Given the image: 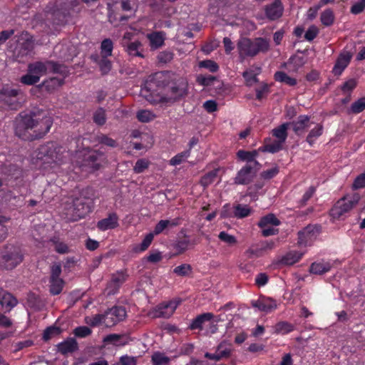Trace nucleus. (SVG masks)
Masks as SVG:
<instances>
[{
  "label": "nucleus",
  "mask_w": 365,
  "mask_h": 365,
  "mask_svg": "<svg viewBox=\"0 0 365 365\" xmlns=\"http://www.w3.org/2000/svg\"><path fill=\"white\" fill-rule=\"evenodd\" d=\"M52 124V118L46 110L35 108L19 114L16 119L15 134L24 140H34L43 138Z\"/></svg>",
  "instance_id": "1"
},
{
  "label": "nucleus",
  "mask_w": 365,
  "mask_h": 365,
  "mask_svg": "<svg viewBox=\"0 0 365 365\" xmlns=\"http://www.w3.org/2000/svg\"><path fill=\"white\" fill-rule=\"evenodd\" d=\"M96 195L92 187L77 189L67 197L63 203V213L69 222H77L86 218L94 209Z\"/></svg>",
  "instance_id": "2"
},
{
  "label": "nucleus",
  "mask_w": 365,
  "mask_h": 365,
  "mask_svg": "<svg viewBox=\"0 0 365 365\" xmlns=\"http://www.w3.org/2000/svg\"><path fill=\"white\" fill-rule=\"evenodd\" d=\"M152 84L162 89L160 101L163 103H173L187 93V82L170 72L155 73L148 83L150 90L152 89Z\"/></svg>",
  "instance_id": "3"
},
{
  "label": "nucleus",
  "mask_w": 365,
  "mask_h": 365,
  "mask_svg": "<svg viewBox=\"0 0 365 365\" xmlns=\"http://www.w3.org/2000/svg\"><path fill=\"white\" fill-rule=\"evenodd\" d=\"M270 48L269 41L267 38L257 37L250 38H240L237 43L239 58L243 61L247 57H255L259 53H267Z\"/></svg>",
  "instance_id": "4"
},
{
  "label": "nucleus",
  "mask_w": 365,
  "mask_h": 365,
  "mask_svg": "<svg viewBox=\"0 0 365 365\" xmlns=\"http://www.w3.org/2000/svg\"><path fill=\"white\" fill-rule=\"evenodd\" d=\"M24 255L21 247L6 245L1 254L0 266L6 270H12L24 260Z\"/></svg>",
  "instance_id": "5"
},
{
  "label": "nucleus",
  "mask_w": 365,
  "mask_h": 365,
  "mask_svg": "<svg viewBox=\"0 0 365 365\" xmlns=\"http://www.w3.org/2000/svg\"><path fill=\"white\" fill-rule=\"evenodd\" d=\"M360 200L358 193L346 195L340 198L330 210V216L336 220H340L355 206Z\"/></svg>",
  "instance_id": "6"
},
{
  "label": "nucleus",
  "mask_w": 365,
  "mask_h": 365,
  "mask_svg": "<svg viewBox=\"0 0 365 365\" xmlns=\"http://www.w3.org/2000/svg\"><path fill=\"white\" fill-rule=\"evenodd\" d=\"M35 158L41 162V165L57 163L60 160L58 151L54 143L48 142L41 145L35 151Z\"/></svg>",
  "instance_id": "7"
},
{
  "label": "nucleus",
  "mask_w": 365,
  "mask_h": 365,
  "mask_svg": "<svg viewBox=\"0 0 365 365\" xmlns=\"http://www.w3.org/2000/svg\"><path fill=\"white\" fill-rule=\"evenodd\" d=\"M201 238L197 235H188L184 230H181L173 244V249L177 255H182L187 250L200 244Z\"/></svg>",
  "instance_id": "8"
},
{
  "label": "nucleus",
  "mask_w": 365,
  "mask_h": 365,
  "mask_svg": "<svg viewBox=\"0 0 365 365\" xmlns=\"http://www.w3.org/2000/svg\"><path fill=\"white\" fill-rule=\"evenodd\" d=\"M22 93L19 90L6 88L0 91V103L11 110H17L21 105Z\"/></svg>",
  "instance_id": "9"
},
{
  "label": "nucleus",
  "mask_w": 365,
  "mask_h": 365,
  "mask_svg": "<svg viewBox=\"0 0 365 365\" xmlns=\"http://www.w3.org/2000/svg\"><path fill=\"white\" fill-rule=\"evenodd\" d=\"M322 227L319 225H309L298 232L297 244L299 246H310L321 232Z\"/></svg>",
  "instance_id": "10"
},
{
  "label": "nucleus",
  "mask_w": 365,
  "mask_h": 365,
  "mask_svg": "<svg viewBox=\"0 0 365 365\" xmlns=\"http://www.w3.org/2000/svg\"><path fill=\"white\" fill-rule=\"evenodd\" d=\"M77 5L78 3L76 1H72L61 9L54 11L52 14L53 24L57 25L65 24L75 12L74 7Z\"/></svg>",
  "instance_id": "11"
},
{
  "label": "nucleus",
  "mask_w": 365,
  "mask_h": 365,
  "mask_svg": "<svg viewBox=\"0 0 365 365\" xmlns=\"http://www.w3.org/2000/svg\"><path fill=\"white\" fill-rule=\"evenodd\" d=\"M106 160V155L98 150H89L85 154L83 165L92 168L93 170H98Z\"/></svg>",
  "instance_id": "12"
},
{
  "label": "nucleus",
  "mask_w": 365,
  "mask_h": 365,
  "mask_svg": "<svg viewBox=\"0 0 365 365\" xmlns=\"http://www.w3.org/2000/svg\"><path fill=\"white\" fill-rule=\"evenodd\" d=\"M128 274L126 272L118 271L111 276L110 281L108 283L106 290L108 295H114L116 294L122 284L126 281Z\"/></svg>",
  "instance_id": "13"
},
{
  "label": "nucleus",
  "mask_w": 365,
  "mask_h": 365,
  "mask_svg": "<svg viewBox=\"0 0 365 365\" xmlns=\"http://www.w3.org/2000/svg\"><path fill=\"white\" fill-rule=\"evenodd\" d=\"M260 168L259 166H251L250 164H246L237 173L235 178V182L252 181Z\"/></svg>",
  "instance_id": "14"
},
{
  "label": "nucleus",
  "mask_w": 365,
  "mask_h": 365,
  "mask_svg": "<svg viewBox=\"0 0 365 365\" xmlns=\"http://www.w3.org/2000/svg\"><path fill=\"white\" fill-rule=\"evenodd\" d=\"M106 319L108 320L110 326L116 324L123 321L126 317V310L122 306H115L106 312Z\"/></svg>",
  "instance_id": "15"
},
{
  "label": "nucleus",
  "mask_w": 365,
  "mask_h": 365,
  "mask_svg": "<svg viewBox=\"0 0 365 365\" xmlns=\"http://www.w3.org/2000/svg\"><path fill=\"white\" fill-rule=\"evenodd\" d=\"M284 7L281 0H274V1L264 8L267 18L271 21L279 19L283 14Z\"/></svg>",
  "instance_id": "16"
},
{
  "label": "nucleus",
  "mask_w": 365,
  "mask_h": 365,
  "mask_svg": "<svg viewBox=\"0 0 365 365\" xmlns=\"http://www.w3.org/2000/svg\"><path fill=\"white\" fill-rule=\"evenodd\" d=\"M251 304L253 307L266 313L271 312L277 308L275 300L265 297H259L257 300H252Z\"/></svg>",
  "instance_id": "17"
},
{
  "label": "nucleus",
  "mask_w": 365,
  "mask_h": 365,
  "mask_svg": "<svg viewBox=\"0 0 365 365\" xmlns=\"http://www.w3.org/2000/svg\"><path fill=\"white\" fill-rule=\"evenodd\" d=\"M124 51L130 57H140L144 58L143 54L144 48L142 43L140 41H134L130 43H123Z\"/></svg>",
  "instance_id": "18"
},
{
  "label": "nucleus",
  "mask_w": 365,
  "mask_h": 365,
  "mask_svg": "<svg viewBox=\"0 0 365 365\" xmlns=\"http://www.w3.org/2000/svg\"><path fill=\"white\" fill-rule=\"evenodd\" d=\"M118 216L115 212L109 213L108 217L97 222V228L101 231L113 230L118 227Z\"/></svg>",
  "instance_id": "19"
},
{
  "label": "nucleus",
  "mask_w": 365,
  "mask_h": 365,
  "mask_svg": "<svg viewBox=\"0 0 365 365\" xmlns=\"http://www.w3.org/2000/svg\"><path fill=\"white\" fill-rule=\"evenodd\" d=\"M352 58V54L349 51H344L341 53L333 68L332 73L335 76H339L341 74L343 71L347 67L351 59Z\"/></svg>",
  "instance_id": "20"
},
{
  "label": "nucleus",
  "mask_w": 365,
  "mask_h": 365,
  "mask_svg": "<svg viewBox=\"0 0 365 365\" xmlns=\"http://www.w3.org/2000/svg\"><path fill=\"white\" fill-rule=\"evenodd\" d=\"M0 304L6 308V312H9L17 304V299L11 293L0 288Z\"/></svg>",
  "instance_id": "21"
},
{
  "label": "nucleus",
  "mask_w": 365,
  "mask_h": 365,
  "mask_svg": "<svg viewBox=\"0 0 365 365\" xmlns=\"http://www.w3.org/2000/svg\"><path fill=\"white\" fill-rule=\"evenodd\" d=\"M292 127L293 131L298 135L303 134L305 130L309 128V117L308 115H302L297 118V120L289 123Z\"/></svg>",
  "instance_id": "22"
},
{
  "label": "nucleus",
  "mask_w": 365,
  "mask_h": 365,
  "mask_svg": "<svg viewBox=\"0 0 365 365\" xmlns=\"http://www.w3.org/2000/svg\"><path fill=\"white\" fill-rule=\"evenodd\" d=\"M1 173L4 174L6 177L0 179V182H2L3 180H17L22 175V171L15 165L4 166L1 168Z\"/></svg>",
  "instance_id": "23"
},
{
  "label": "nucleus",
  "mask_w": 365,
  "mask_h": 365,
  "mask_svg": "<svg viewBox=\"0 0 365 365\" xmlns=\"http://www.w3.org/2000/svg\"><path fill=\"white\" fill-rule=\"evenodd\" d=\"M56 346L58 351L63 355H66L68 353H73L78 349V345L76 339L72 337H69L63 341L58 343Z\"/></svg>",
  "instance_id": "24"
},
{
  "label": "nucleus",
  "mask_w": 365,
  "mask_h": 365,
  "mask_svg": "<svg viewBox=\"0 0 365 365\" xmlns=\"http://www.w3.org/2000/svg\"><path fill=\"white\" fill-rule=\"evenodd\" d=\"M129 341L130 336L128 334H110L103 338L105 344L114 346H125Z\"/></svg>",
  "instance_id": "25"
},
{
  "label": "nucleus",
  "mask_w": 365,
  "mask_h": 365,
  "mask_svg": "<svg viewBox=\"0 0 365 365\" xmlns=\"http://www.w3.org/2000/svg\"><path fill=\"white\" fill-rule=\"evenodd\" d=\"M259 152H260L259 149L252 151L240 150L237 153V156L241 160L246 161L247 164H250L251 166L261 167V165L259 163V162L255 160V158L258 155Z\"/></svg>",
  "instance_id": "26"
},
{
  "label": "nucleus",
  "mask_w": 365,
  "mask_h": 365,
  "mask_svg": "<svg viewBox=\"0 0 365 365\" xmlns=\"http://www.w3.org/2000/svg\"><path fill=\"white\" fill-rule=\"evenodd\" d=\"M225 344L224 342H221L217 347V351L215 354H212L209 352H206L205 354V357L206 359L215 361H220L222 359L229 358L231 355L232 350L229 348L224 349Z\"/></svg>",
  "instance_id": "27"
},
{
  "label": "nucleus",
  "mask_w": 365,
  "mask_h": 365,
  "mask_svg": "<svg viewBox=\"0 0 365 365\" xmlns=\"http://www.w3.org/2000/svg\"><path fill=\"white\" fill-rule=\"evenodd\" d=\"M332 267L333 264L329 261L314 262L309 267V272L313 274L322 275L329 272Z\"/></svg>",
  "instance_id": "28"
},
{
  "label": "nucleus",
  "mask_w": 365,
  "mask_h": 365,
  "mask_svg": "<svg viewBox=\"0 0 365 365\" xmlns=\"http://www.w3.org/2000/svg\"><path fill=\"white\" fill-rule=\"evenodd\" d=\"M34 49V43L31 39L22 40L15 48V53L17 58H23L29 55Z\"/></svg>",
  "instance_id": "29"
},
{
  "label": "nucleus",
  "mask_w": 365,
  "mask_h": 365,
  "mask_svg": "<svg viewBox=\"0 0 365 365\" xmlns=\"http://www.w3.org/2000/svg\"><path fill=\"white\" fill-rule=\"evenodd\" d=\"M48 61H36L28 65V71L39 76L48 73Z\"/></svg>",
  "instance_id": "30"
},
{
  "label": "nucleus",
  "mask_w": 365,
  "mask_h": 365,
  "mask_svg": "<svg viewBox=\"0 0 365 365\" xmlns=\"http://www.w3.org/2000/svg\"><path fill=\"white\" fill-rule=\"evenodd\" d=\"M178 304L175 302H169L158 306L156 316L158 317L168 318L175 311Z\"/></svg>",
  "instance_id": "31"
},
{
  "label": "nucleus",
  "mask_w": 365,
  "mask_h": 365,
  "mask_svg": "<svg viewBox=\"0 0 365 365\" xmlns=\"http://www.w3.org/2000/svg\"><path fill=\"white\" fill-rule=\"evenodd\" d=\"M214 317L213 314L210 312L203 313L197 316L191 322L189 329L191 330L202 329V325L205 322L211 321Z\"/></svg>",
  "instance_id": "32"
},
{
  "label": "nucleus",
  "mask_w": 365,
  "mask_h": 365,
  "mask_svg": "<svg viewBox=\"0 0 365 365\" xmlns=\"http://www.w3.org/2000/svg\"><path fill=\"white\" fill-rule=\"evenodd\" d=\"M48 73H56L59 74L64 80V78L69 74V70L68 67L63 64L54 62L53 61H48Z\"/></svg>",
  "instance_id": "33"
},
{
  "label": "nucleus",
  "mask_w": 365,
  "mask_h": 365,
  "mask_svg": "<svg viewBox=\"0 0 365 365\" xmlns=\"http://www.w3.org/2000/svg\"><path fill=\"white\" fill-rule=\"evenodd\" d=\"M148 38L150 42V47L153 49H157L164 44L165 34L163 31H155L148 35Z\"/></svg>",
  "instance_id": "34"
},
{
  "label": "nucleus",
  "mask_w": 365,
  "mask_h": 365,
  "mask_svg": "<svg viewBox=\"0 0 365 365\" xmlns=\"http://www.w3.org/2000/svg\"><path fill=\"white\" fill-rule=\"evenodd\" d=\"M302 257V253L297 251H291L282 257L281 263L285 265H292L299 262Z\"/></svg>",
  "instance_id": "35"
},
{
  "label": "nucleus",
  "mask_w": 365,
  "mask_h": 365,
  "mask_svg": "<svg viewBox=\"0 0 365 365\" xmlns=\"http://www.w3.org/2000/svg\"><path fill=\"white\" fill-rule=\"evenodd\" d=\"M64 83L63 78L57 77L50 78L48 80L44 81L40 86L44 88L47 91H52L55 88L62 86Z\"/></svg>",
  "instance_id": "36"
},
{
  "label": "nucleus",
  "mask_w": 365,
  "mask_h": 365,
  "mask_svg": "<svg viewBox=\"0 0 365 365\" xmlns=\"http://www.w3.org/2000/svg\"><path fill=\"white\" fill-rule=\"evenodd\" d=\"M51 242L53 245L54 250L61 255L68 254L71 252L69 246L63 241H61L58 237H54L51 239Z\"/></svg>",
  "instance_id": "37"
},
{
  "label": "nucleus",
  "mask_w": 365,
  "mask_h": 365,
  "mask_svg": "<svg viewBox=\"0 0 365 365\" xmlns=\"http://www.w3.org/2000/svg\"><path fill=\"white\" fill-rule=\"evenodd\" d=\"M280 220L277 218L274 214L270 213L262 217L257 223V225L260 228H264L269 226V225L278 226L280 225Z\"/></svg>",
  "instance_id": "38"
},
{
  "label": "nucleus",
  "mask_w": 365,
  "mask_h": 365,
  "mask_svg": "<svg viewBox=\"0 0 365 365\" xmlns=\"http://www.w3.org/2000/svg\"><path fill=\"white\" fill-rule=\"evenodd\" d=\"M64 287L63 279H49V292L51 295H58L61 293Z\"/></svg>",
  "instance_id": "39"
},
{
  "label": "nucleus",
  "mask_w": 365,
  "mask_h": 365,
  "mask_svg": "<svg viewBox=\"0 0 365 365\" xmlns=\"http://www.w3.org/2000/svg\"><path fill=\"white\" fill-rule=\"evenodd\" d=\"M289 123H285L272 130V135L276 137L278 140L284 143L287 138V128Z\"/></svg>",
  "instance_id": "40"
},
{
  "label": "nucleus",
  "mask_w": 365,
  "mask_h": 365,
  "mask_svg": "<svg viewBox=\"0 0 365 365\" xmlns=\"http://www.w3.org/2000/svg\"><path fill=\"white\" fill-rule=\"evenodd\" d=\"M153 365H169L170 359L160 351H155L151 356Z\"/></svg>",
  "instance_id": "41"
},
{
  "label": "nucleus",
  "mask_w": 365,
  "mask_h": 365,
  "mask_svg": "<svg viewBox=\"0 0 365 365\" xmlns=\"http://www.w3.org/2000/svg\"><path fill=\"white\" fill-rule=\"evenodd\" d=\"M153 238L154 234L152 232L148 233L145 235L140 244L135 246L133 248L134 251L136 252H143L145 251L151 245Z\"/></svg>",
  "instance_id": "42"
},
{
  "label": "nucleus",
  "mask_w": 365,
  "mask_h": 365,
  "mask_svg": "<svg viewBox=\"0 0 365 365\" xmlns=\"http://www.w3.org/2000/svg\"><path fill=\"white\" fill-rule=\"evenodd\" d=\"M251 213V209L248 205L237 204L234 206V216L242 219L249 216Z\"/></svg>",
  "instance_id": "43"
},
{
  "label": "nucleus",
  "mask_w": 365,
  "mask_h": 365,
  "mask_svg": "<svg viewBox=\"0 0 365 365\" xmlns=\"http://www.w3.org/2000/svg\"><path fill=\"white\" fill-rule=\"evenodd\" d=\"M275 332L281 334H287L294 329V326L287 322H279L274 327Z\"/></svg>",
  "instance_id": "44"
},
{
  "label": "nucleus",
  "mask_w": 365,
  "mask_h": 365,
  "mask_svg": "<svg viewBox=\"0 0 365 365\" xmlns=\"http://www.w3.org/2000/svg\"><path fill=\"white\" fill-rule=\"evenodd\" d=\"M274 79L277 81L284 83L288 86H293L297 84L295 78L289 76L283 71H277L274 74Z\"/></svg>",
  "instance_id": "45"
},
{
  "label": "nucleus",
  "mask_w": 365,
  "mask_h": 365,
  "mask_svg": "<svg viewBox=\"0 0 365 365\" xmlns=\"http://www.w3.org/2000/svg\"><path fill=\"white\" fill-rule=\"evenodd\" d=\"M222 170L220 168L214 169L206 173L202 178L201 182H209L217 181V182L221 180L220 173Z\"/></svg>",
  "instance_id": "46"
},
{
  "label": "nucleus",
  "mask_w": 365,
  "mask_h": 365,
  "mask_svg": "<svg viewBox=\"0 0 365 365\" xmlns=\"http://www.w3.org/2000/svg\"><path fill=\"white\" fill-rule=\"evenodd\" d=\"M321 22L325 26H330L334 21V14L331 9H327L324 10L320 16Z\"/></svg>",
  "instance_id": "47"
},
{
  "label": "nucleus",
  "mask_w": 365,
  "mask_h": 365,
  "mask_svg": "<svg viewBox=\"0 0 365 365\" xmlns=\"http://www.w3.org/2000/svg\"><path fill=\"white\" fill-rule=\"evenodd\" d=\"M192 272V267L189 264H182L177 266L173 269V273L179 277H186L191 274Z\"/></svg>",
  "instance_id": "48"
},
{
  "label": "nucleus",
  "mask_w": 365,
  "mask_h": 365,
  "mask_svg": "<svg viewBox=\"0 0 365 365\" xmlns=\"http://www.w3.org/2000/svg\"><path fill=\"white\" fill-rule=\"evenodd\" d=\"M284 143L280 140H275L270 144H267L264 146L260 147L259 150L262 152H269L272 153H277L282 148V144Z\"/></svg>",
  "instance_id": "49"
},
{
  "label": "nucleus",
  "mask_w": 365,
  "mask_h": 365,
  "mask_svg": "<svg viewBox=\"0 0 365 365\" xmlns=\"http://www.w3.org/2000/svg\"><path fill=\"white\" fill-rule=\"evenodd\" d=\"M113 48V41L110 38H106L101 42V53L102 56L108 57L112 55Z\"/></svg>",
  "instance_id": "50"
},
{
  "label": "nucleus",
  "mask_w": 365,
  "mask_h": 365,
  "mask_svg": "<svg viewBox=\"0 0 365 365\" xmlns=\"http://www.w3.org/2000/svg\"><path fill=\"white\" fill-rule=\"evenodd\" d=\"M323 126L320 124H317L314 128H312L309 135L307 137V142L312 145L314 141V138L319 137L322 134Z\"/></svg>",
  "instance_id": "51"
},
{
  "label": "nucleus",
  "mask_w": 365,
  "mask_h": 365,
  "mask_svg": "<svg viewBox=\"0 0 365 365\" xmlns=\"http://www.w3.org/2000/svg\"><path fill=\"white\" fill-rule=\"evenodd\" d=\"M261 68H257V71L255 72L254 71H246L242 73L243 77L245 78L246 83L248 86H252L253 83L258 82V78H257V74L260 73Z\"/></svg>",
  "instance_id": "52"
},
{
  "label": "nucleus",
  "mask_w": 365,
  "mask_h": 365,
  "mask_svg": "<svg viewBox=\"0 0 365 365\" xmlns=\"http://www.w3.org/2000/svg\"><path fill=\"white\" fill-rule=\"evenodd\" d=\"M190 150H185L172 158L170 160V165L174 166L180 165L182 162L186 160V159L190 156Z\"/></svg>",
  "instance_id": "53"
},
{
  "label": "nucleus",
  "mask_w": 365,
  "mask_h": 365,
  "mask_svg": "<svg viewBox=\"0 0 365 365\" xmlns=\"http://www.w3.org/2000/svg\"><path fill=\"white\" fill-rule=\"evenodd\" d=\"M136 116L138 120L143 123L150 122L155 118V115L153 113L147 110L138 111Z\"/></svg>",
  "instance_id": "54"
},
{
  "label": "nucleus",
  "mask_w": 365,
  "mask_h": 365,
  "mask_svg": "<svg viewBox=\"0 0 365 365\" xmlns=\"http://www.w3.org/2000/svg\"><path fill=\"white\" fill-rule=\"evenodd\" d=\"M365 109V97L361 98L351 104L350 111L358 114Z\"/></svg>",
  "instance_id": "55"
},
{
  "label": "nucleus",
  "mask_w": 365,
  "mask_h": 365,
  "mask_svg": "<svg viewBox=\"0 0 365 365\" xmlns=\"http://www.w3.org/2000/svg\"><path fill=\"white\" fill-rule=\"evenodd\" d=\"M98 63L103 75L108 74L112 68V63L107 57L102 56Z\"/></svg>",
  "instance_id": "56"
},
{
  "label": "nucleus",
  "mask_w": 365,
  "mask_h": 365,
  "mask_svg": "<svg viewBox=\"0 0 365 365\" xmlns=\"http://www.w3.org/2000/svg\"><path fill=\"white\" fill-rule=\"evenodd\" d=\"M39 76L28 71V73L21 76V82L25 85H34L39 81Z\"/></svg>",
  "instance_id": "57"
},
{
  "label": "nucleus",
  "mask_w": 365,
  "mask_h": 365,
  "mask_svg": "<svg viewBox=\"0 0 365 365\" xmlns=\"http://www.w3.org/2000/svg\"><path fill=\"white\" fill-rule=\"evenodd\" d=\"M60 333L61 329L59 327L54 326L47 327L43 331V339L44 341H48L51 339L53 336L58 335Z\"/></svg>",
  "instance_id": "58"
},
{
  "label": "nucleus",
  "mask_w": 365,
  "mask_h": 365,
  "mask_svg": "<svg viewBox=\"0 0 365 365\" xmlns=\"http://www.w3.org/2000/svg\"><path fill=\"white\" fill-rule=\"evenodd\" d=\"M305 63V61L303 57L301 56H292L289 59L287 63L288 65L292 66V70L297 71L299 68L302 67Z\"/></svg>",
  "instance_id": "59"
},
{
  "label": "nucleus",
  "mask_w": 365,
  "mask_h": 365,
  "mask_svg": "<svg viewBox=\"0 0 365 365\" xmlns=\"http://www.w3.org/2000/svg\"><path fill=\"white\" fill-rule=\"evenodd\" d=\"M92 333V330L86 326H80L74 329L73 334L76 337L85 338Z\"/></svg>",
  "instance_id": "60"
},
{
  "label": "nucleus",
  "mask_w": 365,
  "mask_h": 365,
  "mask_svg": "<svg viewBox=\"0 0 365 365\" xmlns=\"http://www.w3.org/2000/svg\"><path fill=\"white\" fill-rule=\"evenodd\" d=\"M200 68H205L210 72L215 73L218 71L219 66L217 63L212 60H204L199 63Z\"/></svg>",
  "instance_id": "61"
},
{
  "label": "nucleus",
  "mask_w": 365,
  "mask_h": 365,
  "mask_svg": "<svg viewBox=\"0 0 365 365\" xmlns=\"http://www.w3.org/2000/svg\"><path fill=\"white\" fill-rule=\"evenodd\" d=\"M174 54L170 51H163L158 53L157 58L160 63H167L170 62L173 58Z\"/></svg>",
  "instance_id": "62"
},
{
  "label": "nucleus",
  "mask_w": 365,
  "mask_h": 365,
  "mask_svg": "<svg viewBox=\"0 0 365 365\" xmlns=\"http://www.w3.org/2000/svg\"><path fill=\"white\" fill-rule=\"evenodd\" d=\"M218 237L221 241L228 244L229 245H234L237 243L236 237L225 231L220 232Z\"/></svg>",
  "instance_id": "63"
},
{
  "label": "nucleus",
  "mask_w": 365,
  "mask_h": 365,
  "mask_svg": "<svg viewBox=\"0 0 365 365\" xmlns=\"http://www.w3.org/2000/svg\"><path fill=\"white\" fill-rule=\"evenodd\" d=\"M97 140L99 143L106 145L111 148H115L118 145L115 140L108 137L104 134H101L98 135Z\"/></svg>",
  "instance_id": "64"
}]
</instances>
